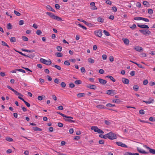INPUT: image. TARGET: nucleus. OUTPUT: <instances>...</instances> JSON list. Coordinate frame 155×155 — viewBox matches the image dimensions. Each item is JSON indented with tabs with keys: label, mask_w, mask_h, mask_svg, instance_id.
<instances>
[{
	"label": "nucleus",
	"mask_w": 155,
	"mask_h": 155,
	"mask_svg": "<svg viewBox=\"0 0 155 155\" xmlns=\"http://www.w3.org/2000/svg\"><path fill=\"white\" fill-rule=\"evenodd\" d=\"M134 48L136 51L139 52H140L141 51L143 50V49H142L141 47H139L138 46H136L134 47Z\"/></svg>",
	"instance_id": "obj_15"
},
{
	"label": "nucleus",
	"mask_w": 155,
	"mask_h": 155,
	"mask_svg": "<svg viewBox=\"0 0 155 155\" xmlns=\"http://www.w3.org/2000/svg\"><path fill=\"white\" fill-rule=\"evenodd\" d=\"M15 51L18 53L19 54H21V55H23V56H24L25 57V56H26V55L25 54L22 53V52H20V51H17L15 50Z\"/></svg>",
	"instance_id": "obj_47"
},
{
	"label": "nucleus",
	"mask_w": 155,
	"mask_h": 155,
	"mask_svg": "<svg viewBox=\"0 0 155 155\" xmlns=\"http://www.w3.org/2000/svg\"><path fill=\"white\" fill-rule=\"evenodd\" d=\"M94 33L95 35L99 37H101L102 36V32L100 31H95Z\"/></svg>",
	"instance_id": "obj_11"
},
{
	"label": "nucleus",
	"mask_w": 155,
	"mask_h": 155,
	"mask_svg": "<svg viewBox=\"0 0 155 155\" xmlns=\"http://www.w3.org/2000/svg\"><path fill=\"white\" fill-rule=\"evenodd\" d=\"M78 25L80 27L82 28H83V29H84L85 30H86L87 29V28L85 27V26L82 25H81L80 24H78Z\"/></svg>",
	"instance_id": "obj_46"
},
{
	"label": "nucleus",
	"mask_w": 155,
	"mask_h": 155,
	"mask_svg": "<svg viewBox=\"0 0 155 155\" xmlns=\"http://www.w3.org/2000/svg\"><path fill=\"white\" fill-rule=\"evenodd\" d=\"M98 81L100 83L103 85L105 84L107 82V81L106 80L101 78H99Z\"/></svg>",
	"instance_id": "obj_13"
},
{
	"label": "nucleus",
	"mask_w": 155,
	"mask_h": 155,
	"mask_svg": "<svg viewBox=\"0 0 155 155\" xmlns=\"http://www.w3.org/2000/svg\"><path fill=\"white\" fill-rule=\"evenodd\" d=\"M88 61L90 63L92 64L94 62V60L91 58H89L88 59Z\"/></svg>",
	"instance_id": "obj_25"
},
{
	"label": "nucleus",
	"mask_w": 155,
	"mask_h": 155,
	"mask_svg": "<svg viewBox=\"0 0 155 155\" xmlns=\"http://www.w3.org/2000/svg\"><path fill=\"white\" fill-rule=\"evenodd\" d=\"M104 123L107 125H109L110 124V123L109 121L107 120H105L104 121Z\"/></svg>",
	"instance_id": "obj_58"
},
{
	"label": "nucleus",
	"mask_w": 155,
	"mask_h": 155,
	"mask_svg": "<svg viewBox=\"0 0 155 155\" xmlns=\"http://www.w3.org/2000/svg\"><path fill=\"white\" fill-rule=\"evenodd\" d=\"M17 70L18 71L21 72L22 73H25V70L21 69H17Z\"/></svg>",
	"instance_id": "obj_50"
},
{
	"label": "nucleus",
	"mask_w": 155,
	"mask_h": 155,
	"mask_svg": "<svg viewBox=\"0 0 155 155\" xmlns=\"http://www.w3.org/2000/svg\"><path fill=\"white\" fill-rule=\"evenodd\" d=\"M33 129L35 131H41V129L37 127H33Z\"/></svg>",
	"instance_id": "obj_38"
},
{
	"label": "nucleus",
	"mask_w": 155,
	"mask_h": 155,
	"mask_svg": "<svg viewBox=\"0 0 155 155\" xmlns=\"http://www.w3.org/2000/svg\"><path fill=\"white\" fill-rule=\"evenodd\" d=\"M130 61L131 62H133V63H134V64H136L139 68H143V69L144 68V67H143L142 66V65H141V64H138L136 62H133L132 61Z\"/></svg>",
	"instance_id": "obj_21"
},
{
	"label": "nucleus",
	"mask_w": 155,
	"mask_h": 155,
	"mask_svg": "<svg viewBox=\"0 0 155 155\" xmlns=\"http://www.w3.org/2000/svg\"><path fill=\"white\" fill-rule=\"evenodd\" d=\"M143 102L147 104H150L152 103V101H145L143 100Z\"/></svg>",
	"instance_id": "obj_54"
},
{
	"label": "nucleus",
	"mask_w": 155,
	"mask_h": 155,
	"mask_svg": "<svg viewBox=\"0 0 155 155\" xmlns=\"http://www.w3.org/2000/svg\"><path fill=\"white\" fill-rule=\"evenodd\" d=\"M53 19L56 20L58 21H61L62 19L61 18L55 15Z\"/></svg>",
	"instance_id": "obj_20"
},
{
	"label": "nucleus",
	"mask_w": 155,
	"mask_h": 155,
	"mask_svg": "<svg viewBox=\"0 0 155 155\" xmlns=\"http://www.w3.org/2000/svg\"><path fill=\"white\" fill-rule=\"evenodd\" d=\"M130 27L132 29H134L137 27V26L135 24H134L132 26H130Z\"/></svg>",
	"instance_id": "obj_53"
},
{
	"label": "nucleus",
	"mask_w": 155,
	"mask_h": 155,
	"mask_svg": "<svg viewBox=\"0 0 155 155\" xmlns=\"http://www.w3.org/2000/svg\"><path fill=\"white\" fill-rule=\"evenodd\" d=\"M14 13L16 15L18 16H19L21 15V14L19 12L15 10L14 11Z\"/></svg>",
	"instance_id": "obj_49"
},
{
	"label": "nucleus",
	"mask_w": 155,
	"mask_h": 155,
	"mask_svg": "<svg viewBox=\"0 0 155 155\" xmlns=\"http://www.w3.org/2000/svg\"><path fill=\"white\" fill-rule=\"evenodd\" d=\"M46 14L48 15L49 16H50L51 18L52 19H53L55 15H54L53 13L51 12H48L46 13Z\"/></svg>",
	"instance_id": "obj_17"
},
{
	"label": "nucleus",
	"mask_w": 155,
	"mask_h": 155,
	"mask_svg": "<svg viewBox=\"0 0 155 155\" xmlns=\"http://www.w3.org/2000/svg\"><path fill=\"white\" fill-rule=\"evenodd\" d=\"M116 144L118 146H120L123 147H126V145L124 143H123L121 142H116Z\"/></svg>",
	"instance_id": "obj_14"
},
{
	"label": "nucleus",
	"mask_w": 155,
	"mask_h": 155,
	"mask_svg": "<svg viewBox=\"0 0 155 155\" xmlns=\"http://www.w3.org/2000/svg\"><path fill=\"white\" fill-rule=\"evenodd\" d=\"M23 101L25 103V104L28 107H30V104L29 103H28V102H27V101H25V100H24V101Z\"/></svg>",
	"instance_id": "obj_45"
},
{
	"label": "nucleus",
	"mask_w": 155,
	"mask_h": 155,
	"mask_svg": "<svg viewBox=\"0 0 155 155\" xmlns=\"http://www.w3.org/2000/svg\"><path fill=\"white\" fill-rule=\"evenodd\" d=\"M2 45L3 46H5L7 47L8 48H9V46L7 45V44L4 41H2Z\"/></svg>",
	"instance_id": "obj_30"
},
{
	"label": "nucleus",
	"mask_w": 155,
	"mask_h": 155,
	"mask_svg": "<svg viewBox=\"0 0 155 155\" xmlns=\"http://www.w3.org/2000/svg\"><path fill=\"white\" fill-rule=\"evenodd\" d=\"M137 151H138V152L140 153H143V154H146V153L147 154V153H149V152H146V151H145L144 150H141V149L138 147H137Z\"/></svg>",
	"instance_id": "obj_10"
},
{
	"label": "nucleus",
	"mask_w": 155,
	"mask_h": 155,
	"mask_svg": "<svg viewBox=\"0 0 155 155\" xmlns=\"http://www.w3.org/2000/svg\"><path fill=\"white\" fill-rule=\"evenodd\" d=\"M149 120L150 121H155V119L152 117H150L149 118Z\"/></svg>",
	"instance_id": "obj_63"
},
{
	"label": "nucleus",
	"mask_w": 155,
	"mask_h": 155,
	"mask_svg": "<svg viewBox=\"0 0 155 155\" xmlns=\"http://www.w3.org/2000/svg\"><path fill=\"white\" fill-rule=\"evenodd\" d=\"M64 64L65 65L69 66L70 64V63L68 60L64 62Z\"/></svg>",
	"instance_id": "obj_40"
},
{
	"label": "nucleus",
	"mask_w": 155,
	"mask_h": 155,
	"mask_svg": "<svg viewBox=\"0 0 155 155\" xmlns=\"http://www.w3.org/2000/svg\"><path fill=\"white\" fill-rule=\"evenodd\" d=\"M96 107L99 109H104L106 108L104 105H98L96 106Z\"/></svg>",
	"instance_id": "obj_18"
},
{
	"label": "nucleus",
	"mask_w": 155,
	"mask_h": 155,
	"mask_svg": "<svg viewBox=\"0 0 155 155\" xmlns=\"http://www.w3.org/2000/svg\"><path fill=\"white\" fill-rule=\"evenodd\" d=\"M137 25L138 27L141 28L148 29L149 28V27L147 25L137 24Z\"/></svg>",
	"instance_id": "obj_9"
},
{
	"label": "nucleus",
	"mask_w": 155,
	"mask_h": 155,
	"mask_svg": "<svg viewBox=\"0 0 155 155\" xmlns=\"http://www.w3.org/2000/svg\"><path fill=\"white\" fill-rule=\"evenodd\" d=\"M22 39L24 41H27L28 40V38L25 36H23L22 37Z\"/></svg>",
	"instance_id": "obj_36"
},
{
	"label": "nucleus",
	"mask_w": 155,
	"mask_h": 155,
	"mask_svg": "<svg viewBox=\"0 0 155 155\" xmlns=\"http://www.w3.org/2000/svg\"><path fill=\"white\" fill-rule=\"evenodd\" d=\"M80 21L84 23L85 25H89V23H88L87 22H86V21H85L84 20H80Z\"/></svg>",
	"instance_id": "obj_57"
},
{
	"label": "nucleus",
	"mask_w": 155,
	"mask_h": 155,
	"mask_svg": "<svg viewBox=\"0 0 155 155\" xmlns=\"http://www.w3.org/2000/svg\"><path fill=\"white\" fill-rule=\"evenodd\" d=\"M12 28V25L10 23H8L7 25V28L8 29H11Z\"/></svg>",
	"instance_id": "obj_37"
},
{
	"label": "nucleus",
	"mask_w": 155,
	"mask_h": 155,
	"mask_svg": "<svg viewBox=\"0 0 155 155\" xmlns=\"http://www.w3.org/2000/svg\"><path fill=\"white\" fill-rule=\"evenodd\" d=\"M91 129L92 130H93L95 132H97L99 134H103L104 133L103 130L99 129L98 127L96 126H92L91 127Z\"/></svg>",
	"instance_id": "obj_2"
},
{
	"label": "nucleus",
	"mask_w": 155,
	"mask_h": 155,
	"mask_svg": "<svg viewBox=\"0 0 155 155\" xmlns=\"http://www.w3.org/2000/svg\"><path fill=\"white\" fill-rule=\"evenodd\" d=\"M55 55L58 57H61L63 56V54L61 53L57 52L55 54Z\"/></svg>",
	"instance_id": "obj_34"
},
{
	"label": "nucleus",
	"mask_w": 155,
	"mask_h": 155,
	"mask_svg": "<svg viewBox=\"0 0 155 155\" xmlns=\"http://www.w3.org/2000/svg\"><path fill=\"white\" fill-rule=\"evenodd\" d=\"M143 147L149 150V152L151 153L155 154V150L150 148L146 145H144Z\"/></svg>",
	"instance_id": "obj_6"
},
{
	"label": "nucleus",
	"mask_w": 155,
	"mask_h": 155,
	"mask_svg": "<svg viewBox=\"0 0 155 155\" xmlns=\"http://www.w3.org/2000/svg\"><path fill=\"white\" fill-rule=\"evenodd\" d=\"M107 138H108L111 140H113L115 139H116L117 138V137L116 134L112 132H110L107 134Z\"/></svg>",
	"instance_id": "obj_1"
},
{
	"label": "nucleus",
	"mask_w": 155,
	"mask_h": 155,
	"mask_svg": "<svg viewBox=\"0 0 155 155\" xmlns=\"http://www.w3.org/2000/svg\"><path fill=\"white\" fill-rule=\"evenodd\" d=\"M99 136L101 138H104V139H107V134L105 135L100 134L99 135Z\"/></svg>",
	"instance_id": "obj_23"
},
{
	"label": "nucleus",
	"mask_w": 155,
	"mask_h": 155,
	"mask_svg": "<svg viewBox=\"0 0 155 155\" xmlns=\"http://www.w3.org/2000/svg\"><path fill=\"white\" fill-rule=\"evenodd\" d=\"M139 31L145 36H147V35H149L151 33V32L147 29L140 30Z\"/></svg>",
	"instance_id": "obj_3"
},
{
	"label": "nucleus",
	"mask_w": 155,
	"mask_h": 155,
	"mask_svg": "<svg viewBox=\"0 0 155 155\" xmlns=\"http://www.w3.org/2000/svg\"><path fill=\"white\" fill-rule=\"evenodd\" d=\"M13 91L14 92L15 94L17 95L21 96L22 97L23 96V95H22L20 93L18 92L17 91H16L15 90H14V91Z\"/></svg>",
	"instance_id": "obj_33"
},
{
	"label": "nucleus",
	"mask_w": 155,
	"mask_h": 155,
	"mask_svg": "<svg viewBox=\"0 0 155 155\" xmlns=\"http://www.w3.org/2000/svg\"><path fill=\"white\" fill-rule=\"evenodd\" d=\"M144 111L143 110L141 109L139 110V113L140 114H144Z\"/></svg>",
	"instance_id": "obj_52"
},
{
	"label": "nucleus",
	"mask_w": 155,
	"mask_h": 155,
	"mask_svg": "<svg viewBox=\"0 0 155 155\" xmlns=\"http://www.w3.org/2000/svg\"><path fill=\"white\" fill-rule=\"evenodd\" d=\"M127 155H139V154L138 153H134L127 152Z\"/></svg>",
	"instance_id": "obj_27"
},
{
	"label": "nucleus",
	"mask_w": 155,
	"mask_h": 155,
	"mask_svg": "<svg viewBox=\"0 0 155 155\" xmlns=\"http://www.w3.org/2000/svg\"><path fill=\"white\" fill-rule=\"evenodd\" d=\"M37 35H40L42 34V32L40 30H37L36 32Z\"/></svg>",
	"instance_id": "obj_51"
},
{
	"label": "nucleus",
	"mask_w": 155,
	"mask_h": 155,
	"mask_svg": "<svg viewBox=\"0 0 155 155\" xmlns=\"http://www.w3.org/2000/svg\"><path fill=\"white\" fill-rule=\"evenodd\" d=\"M10 39L11 42H15L16 41V39L15 37H11Z\"/></svg>",
	"instance_id": "obj_26"
},
{
	"label": "nucleus",
	"mask_w": 155,
	"mask_h": 155,
	"mask_svg": "<svg viewBox=\"0 0 155 155\" xmlns=\"http://www.w3.org/2000/svg\"><path fill=\"white\" fill-rule=\"evenodd\" d=\"M106 77L109 78L113 82L115 81V80L114 78L111 76L108 75Z\"/></svg>",
	"instance_id": "obj_19"
},
{
	"label": "nucleus",
	"mask_w": 155,
	"mask_h": 155,
	"mask_svg": "<svg viewBox=\"0 0 155 155\" xmlns=\"http://www.w3.org/2000/svg\"><path fill=\"white\" fill-rule=\"evenodd\" d=\"M81 72L83 74L85 73V72H86L85 69L83 67H82L81 68Z\"/></svg>",
	"instance_id": "obj_41"
},
{
	"label": "nucleus",
	"mask_w": 155,
	"mask_h": 155,
	"mask_svg": "<svg viewBox=\"0 0 155 155\" xmlns=\"http://www.w3.org/2000/svg\"><path fill=\"white\" fill-rule=\"evenodd\" d=\"M69 87L71 88L74 87L75 86L74 84L72 83H70L69 84Z\"/></svg>",
	"instance_id": "obj_55"
},
{
	"label": "nucleus",
	"mask_w": 155,
	"mask_h": 155,
	"mask_svg": "<svg viewBox=\"0 0 155 155\" xmlns=\"http://www.w3.org/2000/svg\"><path fill=\"white\" fill-rule=\"evenodd\" d=\"M57 49L59 51H61L62 50V47L60 46H57Z\"/></svg>",
	"instance_id": "obj_43"
},
{
	"label": "nucleus",
	"mask_w": 155,
	"mask_h": 155,
	"mask_svg": "<svg viewBox=\"0 0 155 155\" xmlns=\"http://www.w3.org/2000/svg\"><path fill=\"white\" fill-rule=\"evenodd\" d=\"M55 8L57 9H58L60 8V6H59V5L58 4H55Z\"/></svg>",
	"instance_id": "obj_62"
},
{
	"label": "nucleus",
	"mask_w": 155,
	"mask_h": 155,
	"mask_svg": "<svg viewBox=\"0 0 155 155\" xmlns=\"http://www.w3.org/2000/svg\"><path fill=\"white\" fill-rule=\"evenodd\" d=\"M84 95V93H79L77 94V96L78 97H83Z\"/></svg>",
	"instance_id": "obj_32"
},
{
	"label": "nucleus",
	"mask_w": 155,
	"mask_h": 155,
	"mask_svg": "<svg viewBox=\"0 0 155 155\" xmlns=\"http://www.w3.org/2000/svg\"><path fill=\"white\" fill-rule=\"evenodd\" d=\"M24 21L23 20H20L19 21V25H21L24 24Z\"/></svg>",
	"instance_id": "obj_56"
},
{
	"label": "nucleus",
	"mask_w": 155,
	"mask_h": 155,
	"mask_svg": "<svg viewBox=\"0 0 155 155\" xmlns=\"http://www.w3.org/2000/svg\"><path fill=\"white\" fill-rule=\"evenodd\" d=\"M106 106L107 107H112L115 106L114 104L110 103L107 104Z\"/></svg>",
	"instance_id": "obj_29"
},
{
	"label": "nucleus",
	"mask_w": 155,
	"mask_h": 155,
	"mask_svg": "<svg viewBox=\"0 0 155 155\" xmlns=\"http://www.w3.org/2000/svg\"><path fill=\"white\" fill-rule=\"evenodd\" d=\"M74 83L76 84H81V81L80 80H78L75 81Z\"/></svg>",
	"instance_id": "obj_39"
},
{
	"label": "nucleus",
	"mask_w": 155,
	"mask_h": 155,
	"mask_svg": "<svg viewBox=\"0 0 155 155\" xmlns=\"http://www.w3.org/2000/svg\"><path fill=\"white\" fill-rule=\"evenodd\" d=\"M66 118H65V120L66 121H68L70 123H74L75 122V120H72L71 119H73V117H71L67 116H66V117H64Z\"/></svg>",
	"instance_id": "obj_7"
},
{
	"label": "nucleus",
	"mask_w": 155,
	"mask_h": 155,
	"mask_svg": "<svg viewBox=\"0 0 155 155\" xmlns=\"http://www.w3.org/2000/svg\"><path fill=\"white\" fill-rule=\"evenodd\" d=\"M133 88L134 90L135 91H136L138 90V89H139V87L137 85H134L133 87Z\"/></svg>",
	"instance_id": "obj_22"
},
{
	"label": "nucleus",
	"mask_w": 155,
	"mask_h": 155,
	"mask_svg": "<svg viewBox=\"0 0 155 155\" xmlns=\"http://www.w3.org/2000/svg\"><path fill=\"white\" fill-rule=\"evenodd\" d=\"M35 56L34 54H28V55H26V56H25V57H28L31 58H33Z\"/></svg>",
	"instance_id": "obj_28"
},
{
	"label": "nucleus",
	"mask_w": 155,
	"mask_h": 155,
	"mask_svg": "<svg viewBox=\"0 0 155 155\" xmlns=\"http://www.w3.org/2000/svg\"><path fill=\"white\" fill-rule=\"evenodd\" d=\"M54 82L57 84H58L60 83L59 80L58 78H56L54 80Z\"/></svg>",
	"instance_id": "obj_48"
},
{
	"label": "nucleus",
	"mask_w": 155,
	"mask_h": 155,
	"mask_svg": "<svg viewBox=\"0 0 155 155\" xmlns=\"http://www.w3.org/2000/svg\"><path fill=\"white\" fill-rule=\"evenodd\" d=\"M87 87L91 89L95 90L97 88V87L95 85L89 84L87 86Z\"/></svg>",
	"instance_id": "obj_16"
},
{
	"label": "nucleus",
	"mask_w": 155,
	"mask_h": 155,
	"mask_svg": "<svg viewBox=\"0 0 155 155\" xmlns=\"http://www.w3.org/2000/svg\"><path fill=\"white\" fill-rule=\"evenodd\" d=\"M61 86L62 87H64L66 86V84L64 82H62L61 83Z\"/></svg>",
	"instance_id": "obj_60"
},
{
	"label": "nucleus",
	"mask_w": 155,
	"mask_h": 155,
	"mask_svg": "<svg viewBox=\"0 0 155 155\" xmlns=\"http://www.w3.org/2000/svg\"><path fill=\"white\" fill-rule=\"evenodd\" d=\"M90 5L91 7V9L93 10H95L97 9V7L95 5V3L94 2H92L90 3Z\"/></svg>",
	"instance_id": "obj_12"
},
{
	"label": "nucleus",
	"mask_w": 155,
	"mask_h": 155,
	"mask_svg": "<svg viewBox=\"0 0 155 155\" xmlns=\"http://www.w3.org/2000/svg\"><path fill=\"white\" fill-rule=\"evenodd\" d=\"M112 10H113V11L114 12H116L117 11V8L115 6L113 7H112Z\"/></svg>",
	"instance_id": "obj_64"
},
{
	"label": "nucleus",
	"mask_w": 155,
	"mask_h": 155,
	"mask_svg": "<svg viewBox=\"0 0 155 155\" xmlns=\"http://www.w3.org/2000/svg\"><path fill=\"white\" fill-rule=\"evenodd\" d=\"M97 21L99 22L103 23L104 21V19L103 18L101 17L97 18Z\"/></svg>",
	"instance_id": "obj_24"
},
{
	"label": "nucleus",
	"mask_w": 155,
	"mask_h": 155,
	"mask_svg": "<svg viewBox=\"0 0 155 155\" xmlns=\"http://www.w3.org/2000/svg\"><path fill=\"white\" fill-rule=\"evenodd\" d=\"M148 12L149 14L151 15L153 13V11L152 9L149 8L148 9Z\"/></svg>",
	"instance_id": "obj_35"
},
{
	"label": "nucleus",
	"mask_w": 155,
	"mask_h": 155,
	"mask_svg": "<svg viewBox=\"0 0 155 155\" xmlns=\"http://www.w3.org/2000/svg\"><path fill=\"white\" fill-rule=\"evenodd\" d=\"M135 73V72L134 71H132L130 72V74L131 76H133L134 75Z\"/></svg>",
	"instance_id": "obj_61"
},
{
	"label": "nucleus",
	"mask_w": 155,
	"mask_h": 155,
	"mask_svg": "<svg viewBox=\"0 0 155 155\" xmlns=\"http://www.w3.org/2000/svg\"><path fill=\"white\" fill-rule=\"evenodd\" d=\"M6 140L9 142H12L13 141V139L10 137L6 138Z\"/></svg>",
	"instance_id": "obj_42"
},
{
	"label": "nucleus",
	"mask_w": 155,
	"mask_h": 155,
	"mask_svg": "<svg viewBox=\"0 0 155 155\" xmlns=\"http://www.w3.org/2000/svg\"><path fill=\"white\" fill-rule=\"evenodd\" d=\"M134 19L135 20H142L146 22H149V19L147 18H145L142 17H135L134 18Z\"/></svg>",
	"instance_id": "obj_5"
},
{
	"label": "nucleus",
	"mask_w": 155,
	"mask_h": 155,
	"mask_svg": "<svg viewBox=\"0 0 155 155\" xmlns=\"http://www.w3.org/2000/svg\"><path fill=\"white\" fill-rule=\"evenodd\" d=\"M40 61L41 62L46 65H50L51 64V61L50 59L46 60L43 58H41L40 59Z\"/></svg>",
	"instance_id": "obj_4"
},
{
	"label": "nucleus",
	"mask_w": 155,
	"mask_h": 155,
	"mask_svg": "<svg viewBox=\"0 0 155 155\" xmlns=\"http://www.w3.org/2000/svg\"><path fill=\"white\" fill-rule=\"evenodd\" d=\"M54 68H57L58 70H60L61 69V67L60 66L58 65H55L54 66Z\"/></svg>",
	"instance_id": "obj_59"
},
{
	"label": "nucleus",
	"mask_w": 155,
	"mask_h": 155,
	"mask_svg": "<svg viewBox=\"0 0 155 155\" xmlns=\"http://www.w3.org/2000/svg\"><path fill=\"white\" fill-rule=\"evenodd\" d=\"M106 93L110 95H113L116 94V91L113 90H109L107 91Z\"/></svg>",
	"instance_id": "obj_8"
},
{
	"label": "nucleus",
	"mask_w": 155,
	"mask_h": 155,
	"mask_svg": "<svg viewBox=\"0 0 155 155\" xmlns=\"http://www.w3.org/2000/svg\"><path fill=\"white\" fill-rule=\"evenodd\" d=\"M112 101L114 103H119L120 102V101L119 99H114L112 100Z\"/></svg>",
	"instance_id": "obj_31"
},
{
	"label": "nucleus",
	"mask_w": 155,
	"mask_h": 155,
	"mask_svg": "<svg viewBox=\"0 0 155 155\" xmlns=\"http://www.w3.org/2000/svg\"><path fill=\"white\" fill-rule=\"evenodd\" d=\"M104 34L107 36H109L110 35V34H109V33L107 32V31L104 30Z\"/></svg>",
	"instance_id": "obj_44"
}]
</instances>
